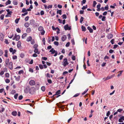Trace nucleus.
<instances>
[{
  "instance_id": "obj_1",
  "label": "nucleus",
  "mask_w": 124,
  "mask_h": 124,
  "mask_svg": "<svg viewBox=\"0 0 124 124\" xmlns=\"http://www.w3.org/2000/svg\"><path fill=\"white\" fill-rule=\"evenodd\" d=\"M38 30L39 31H41L40 32L41 35H44L45 32V31L44 30V28L42 26H40L38 28Z\"/></svg>"
},
{
  "instance_id": "obj_2",
  "label": "nucleus",
  "mask_w": 124,
  "mask_h": 124,
  "mask_svg": "<svg viewBox=\"0 0 124 124\" xmlns=\"http://www.w3.org/2000/svg\"><path fill=\"white\" fill-rule=\"evenodd\" d=\"M36 91V89L34 87H32L30 88L29 90V93L31 94H33Z\"/></svg>"
},
{
  "instance_id": "obj_3",
  "label": "nucleus",
  "mask_w": 124,
  "mask_h": 124,
  "mask_svg": "<svg viewBox=\"0 0 124 124\" xmlns=\"http://www.w3.org/2000/svg\"><path fill=\"white\" fill-rule=\"evenodd\" d=\"M63 63L62 65L64 67H65L69 64V63L68 62L67 59L66 58L63 59Z\"/></svg>"
},
{
  "instance_id": "obj_4",
  "label": "nucleus",
  "mask_w": 124,
  "mask_h": 124,
  "mask_svg": "<svg viewBox=\"0 0 124 124\" xmlns=\"http://www.w3.org/2000/svg\"><path fill=\"white\" fill-rule=\"evenodd\" d=\"M64 28L65 30H70L71 29L70 27H69L68 24H67L65 25L64 26Z\"/></svg>"
},
{
  "instance_id": "obj_5",
  "label": "nucleus",
  "mask_w": 124,
  "mask_h": 124,
  "mask_svg": "<svg viewBox=\"0 0 124 124\" xmlns=\"http://www.w3.org/2000/svg\"><path fill=\"white\" fill-rule=\"evenodd\" d=\"M8 66L10 70H12L13 69L12 67V63L11 62H9Z\"/></svg>"
},
{
  "instance_id": "obj_6",
  "label": "nucleus",
  "mask_w": 124,
  "mask_h": 124,
  "mask_svg": "<svg viewBox=\"0 0 124 124\" xmlns=\"http://www.w3.org/2000/svg\"><path fill=\"white\" fill-rule=\"evenodd\" d=\"M29 84L31 85H34L35 84V82L33 80H31L29 82Z\"/></svg>"
},
{
  "instance_id": "obj_7",
  "label": "nucleus",
  "mask_w": 124,
  "mask_h": 124,
  "mask_svg": "<svg viewBox=\"0 0 124 124\" xmlns=\"http://www.w3.org/2000/svg\"><path fill=\"white\" fill-rule=\"evenodd\" d=\"M67 37L66 35H63L62 37L61 40L62 41H65Z\"/></svg>"
},
{
  "instance_id": "obj_8",
  "label": "nucleus",
  "mask_w": 124,
  "mask_h": 124,
  "mask_svg": "<svg viewBox=\"0 0 124 124\" xmlns=\"http://www.w3.org/2000/svg\"><path fill=\"white\" fill-rule=\"evenodd\" d=\"M4 38L3 34L1 33H0V40L1 41H3Z\"/></svg>"
},
{
  "instance_id": "obj_9",
  "label": "nucleus",
  "mask_w": 124,
  "mask_h": 124,
  "mask_svg": "<svg viewBox=\"0 0 124 124\" xmlns=\"http://www.w3.org/2000/svg\"><path fill=\"white\" fill-rule=\"evenodd\" d=\"M15 37L16 38V41H18L20 38V36L19 35H17L16 34H15Z\"/></svg>"
},
{
  "instance_id": "obj_10",
  "label": "nucleus",
  "mask_w": 124,
  "mask_h": 124,
  "mask_svg": "<svg viewBox=\"0 0 124 124\" xmlns=\"http://www.w3.org/2000/svg\"><path fill=\"white\" fill-rule=\"evenodd\" d=\"M51 52V54H54L55 53V54H54V56H56L57 55V54L58 52H57V51H55V50L52 51Z\"/></svg>"
},
{
  "instance_id": "obj_11",
  "label": "nucleus",
  "mask_w": 124,
  "mask_h": 124,
  "mask_svg": "<svg viewBox=\"0 0 124 124\" xmlns=\"http://www.w3.org/2000/svg\"><path fill=\"white\" fill-rule=\"evenodd\" d=\"M113 35L111 34H109L107 36V38L108 39H110L112 38Z\"/></svg>"
},
{
  "instance_id": "obj_12",
  "label": "nucleus",
  "mask_w": 124,
  "mask_h": 124,
  "mask_svg": "<svg viewBox=\"0 0 124 124\" xmlns=\"http://www.w3.org/2000/svg\"><path fill=\"white\" fill-rule=\"evenodd\" d=\"M124 120V116H122L119 119L118 121L119 122H122Z\"/></svg>"
},
{
  "instance_id": "obj_13",
  "label": "nucleus",
  "mask_w": 124,
  "mask_h": 124,
  "mask_svg": "<svg viewBox=\"0 0 124 124\" xmlns=\"http://www.w3.org/2000/svg\"><path fill=\"white\" fill-rule=\"evenodd\" d=\"M101 7V5L100 4V3H99V4L97 5V10L98 11H99L100 10V7Z\"/></svg>"
},
{
  "instance_id": "obj_14",
  "label": "nucleus",
  "mask_w": 124,
  "mask_h": 124,
  "mask_svg": "<svg viewBox=\"0 0 124 124\" xmlns=\"http://www.w3.org/2000/svg\"><path fill=\"white\" fill-rule=\"evenodd\" d=\"M30 23L31 25H34L35 23V22L34 20L33 19H32L30 21Z\"/></svg>"
},
{
  "instance_id": "obj_15",
  "label": "nucleus",
  "mask_w": 124,
  "mask_h": 124,
  "mask_svg": "<svg viewBox=\"0 0 124 124\" xmlns=\"http://www.w3.org/2000/svg\"><path fill=\"white\" fill-rule=\"evenodd\" d=\"M21 41H19L17 43V46L18 48H19L21 46Z\"/></svg>"
},
{
  "instance_id": "obj_16",
  "label": "nucleus",
  "mask_w": 124,
  "mask_h": 124,
  "mask_svg": "<svg viewBox=\"0 0 124 124\" xmlns=\"http://www.w3.org/2000/svg\"><path fill=\"white\" fill-rule=\"evenodd\" d=\"M24 25L25 27L27 28L30 25V23H29L28 22L24 24Z\"/></svg>"
},
{
  "instance_id": "obj_17",
  "label": "nucleus",
  "mask_w": 124,
  "mask_h": 124,
  "mask_svg": "<svg viewBox=\"0 0 124 124\" xmlns=\"http://www.w3.org/2000/svg\"><path fill=\"white\" fill-rule=\"evenodd\" d=\"M87 29L89 30L90 32L92 33L93 32V29L89 26L88 27Z\"/></svg>"
},
{
  "instance_id": "obj_18",
  "label": "nucleus",
  "mask_w": 124,
  "mask_h": 124,
  "mask_svg": "<svg viewBox=\"0 0 124 124\" xmlns=\"http://www.w3.org/2000/svg\"><path fill=\"white\" fill-rule=\"evenodd\" d=\"M32 39V38L31 36H29L28 37L26 41L28 42L31 41Z\"/></svg>"
},
{
  "instance_id": "obj_19",
  "label": "nucleus",
  "mask_w": 124,
  "mask_h": 124,
  "mask_svg": "<svg viewBox=\"0 0 124 124\" xmlns=\"http://www.w3.org/2000/svg\"><path fill=\"white\" fill-rule=\"evenodd\" d=\"M26 31L27 32L29 33L31 31V29L30 28H28L27 29Z\"/></svg>"
},
{
  "instance_id": "obj_20",
  "label": "nucleus",
  "mask_w": 124,
  "mask_h": 124,
  "mask_svg": "<svg viewBox=\"0 0 124 124\" xmlns=\"http://www.w3.org/2000/svg\"><path fill=\"white\" fill-rule=\"evenodd\" d=\"M34 52L35 53H37L38 54H39L40 53L38 51V49L37 48L35 49L34 50Z\"/></svg>"
},
{
  "instance_id": "obj_21",
  "label": "nucleus",
  "mask_w": 124,
  "mask_h": 124,
  "mask_svg": "<svg viewBox=\"0 0 124 124\" xmlns=\"http://www.w3.org/2000/svg\"><path fill=\"white\" fill-rule=\"evenodd\" d=\"M62 11L61 10H58V9L57 11V14H59L60 15H61L62 14Z\"/></svg>"
},
{
  "instance_id": "obj_22",
  "label": "nucleus",
  "mask_w": 124,
  "mask_h": 124,
  "mask_svg": "<svg viewBox=\"0 0 124 124\" xmlns=\"http://www.w3.org/2000/svg\"><path fill=\"white\" fill-rule=\"evenodd\" d=\"M101 17H102L101 20L103 21H104L106 20V17L105 16H103L102 15H101Z\"/></svg>"
},
{
  "instance_id": "obj_23",
  "label": "nucleus",
  "mask_w": 124,
  "mask_h": 124,
  "mask_svg": "<svg viewBox=\"0 0 124 124\" xmlns=\"http://www.w3.org/2000/svg\"><path fill=\"white\" fill-rule=\"evenodd\" d=\"M11 1L10 0H8L5 3L6 5H8V4H10Z\"/></svg>"
},
{
  "instance_id": "obj_24",
  "label": "nucleus",
  "mask_w": 124,
  "mask_h": 124,
  "mask_svg": "<svg viewBox=\"0 0 124 124\" xmlns=\"http://www.w3.org/2000/svg\"><path fill=\"white\" fill-rule=\"evenodd\" d=\"M13 3L15 5H16L18 4V2L16 0H13Z\"/></svg>"
},
{
  "instance_id": "obj_25",
  "label": "nucleus",
  "mask_w": 124,
  "mask_h": 124,
  "mask_svg": "<svg viewBox=\"0 0 124 124\" xmlns=\"http://www.w3.org/2000/svg\"><path fill=\"white\" fill-rule=\"evenodd\" d=\"M12 114L14 116H16L17 115V113L16 111H13L12 112Z\"/></svg>"
},
{
  "instance_id": "obj_26",
  "label": "nucleus",
  "mask_w": 124,
  "mask_h": 124,
  "mask_svg": "<svg viewBox=\"0 0 124 124\" xmlns=\"http://www.w3.org/2000/svg\"><path fill=\"white\" fill-rule=\"evenodd\" d=\"M27 34L26 33H24L22 36V39L24 38L27 36Z\"/></svg>"
},
{
  "instance_id": "obj_27",
  "label": "nucleus",
  "mask_w": 124,
  "mask_h": 124,
  "mask_svg": "<svg viewBox=\"0 0 124 124\" xmlns=\"http://www.w3.org/2000/svg\"><path fill=\"white\" fill-rule=\"evenodd\" d=\"M82 30L83 31H85L86 30L84 26H82L81 27Z\"/></svg>"
},
{
  "instance_id": "obj_28",
  "label": "nucleus",
  "mask_w": 124,
  "mask_h": 124,
  "mask_svg": "<svg viewBox=\"0 0 124 124\" xmlns=\"http://www.w3.org/2000/svg\"><path fill=\"white\" fill-rule=\"evenodd\" d=\"M9 59H7L5 61V62H6V65H8V63L9 62Z\"/></svg>"
},
{
  "instance_id": "obj_29",
  "label": "nucleus",
  "mask_w": 124,
  "mask_h": 124,
  "mask_svg": "<svg viewBox=\"0 0 124 124\" xmlns=\"http://www.w3.org/2000/svg\"><path fill=\"white\" fill-rule=\"evenodd\" d=\"M61 90H59L57 91L55 93L57 95H58L59 94L61 93Z\"/></svg>"
},
{
  "instance_id": "obj_30",
  "label": "nucleus",
  "mask_w": 124,
  "mask_h": 124,
  "mask_svg": "<svg viewBox=\"0 0 124 124\" xmlns=\"http://www.w3.org/2000/svg\"><path fill=\"white\" fill-rule=\"evenodd\" d=\"M41 89L43 92H44L45 90V87L44 86H42L41 87Z\"/></svg>"
},
{
  "instance_id": "obj_31",
  "label": "nucleus",
  "mask_w": 124,
  "mask_h": 124,
  "mask_svg": "<svg viewBox=\"0 0 124 124\" xmlns=\"http://www.w3.org/2000/svg\"><path fill=\"white\" fill-rule=\"evenodd\" d=\"M84 19V18L82 17L81 16L80 19V23H82V22L83 21Z\"/></svg>"
},
{
  "instance_id": "obj_32",
  "label": "nucleus",
  "mask_w": 124,
  "mask_h": 124,
  "mask_svg": "<svg viewBox=\"0 0 124 124\" xmlns=\"http://www.w3.org/2000/svg\"><path fill=\"white\" fill-rule=\"evenodd\" d=\"M112 76H108L107 77H106V78L105 80H108L109 79H111V78H112Z\"/></svg>"
},
{
  "instance_id": "obj_33",
  "label": "nucleus",
  "mask_w": 124,
  "mask_h": 124,
  "mask_svg": "<svg viewBox=\"0 0 124 124\" xmlns=\"http://www.w3.org/2000/svg\"><path fill=\"white\" fill-rule=\"evenodd\" d=\"M5 77L7 78H8L9 77V75L8 73H7L5 74Z\"/></svg>"
},
{
  "instance_id": "obj_34",
  "label": "nucleus",
  "mask_w": 124,
  "mask_h": 124,
  "mask_svg": "<svg viewBox=\"0 0 124 124\" xmlns=\"http://www.w3.org/2000/svg\"><path fill=\"white\" fill-rule=\"evenodd\" d=\"M96 4L97 3L95 1H93V7H95V6L96 5Z\"/></svg>"
},
{
  "instance_id": "obj_35",
  "label": "nucleus",
  "mask_w": 124,
  "mask_h": 124,
  "mask_svg": "<svg viewBox=\"0 0 124 124\" xmlns=\"http://www.w3.org/2000/svg\"><path fill=\"white\" fill-rule=\"evenodd\" d=\"M5 82L6 83H8L10 82V80L8 78H6L5 80Z\"/></svg>"
},
{
  "instance_id": "obj_36",
  "label": "nucleus",
  "mask_w": 124,
  "mask_h": 124,
  "mask_svg": "<svg viewBox=\"0 0 124 124\" xmlns=\"http://www.w3.org/2000/svg\"><path fill=\"white\" fill-rule=\"evenodd\" d=\"M27 12L26 9L25 8H23L22 9V12L23 13H24L25 12Z\"/></svg>"
},
{
  "instance_id": "obj_37",
  "label": "nucleus",
  "mask_w": 124,
  "mask_h": 124,
  "mask_svg": "<svg viewBox=\"0 0 124 124\" xmlns=\"http://www.w3.org/2000/svg\"><path fill=\"white\" fill-rule=\"evenodd\" d=\"M20 18H17L16 19L15 21V23H16L17 24L18 23V22L19 20H20Z\"/></svg>"
},
{
  "instance_id": "obj_38",
  "label": "nucleus",
  "mask_w": 124,
  "mask_h": 124,
  "mask_svg": "<svg viewBox=\"0 0 124 124\" xmlns=\"http://www.w3.org/2000/svg\"><path fill=\"white\" fill-rule=\"evenodd\" d=\"M123 70H121V71H120L119 72H120V73H119L118 74L117 76L119 77L121 75L122 73L123 72Z\"/></svg>"
},
{
  "instance_id": "obj_39",
  "label": "nucleus",
  "mask_w": 124,
  "mask_h": 124,
  "mask_svg": "<svg viewBox=\"0 0 124 124\" xmlns=\"http://www.w3.org/2000/svg\"><path fill=\"white\" fill-rule=\"evenodd\" d=\"M54 43L55 45L56 46H58L59 45V42L57 41H54Z\"/></svg>"
},
{
  "instance_id": "obj_40",
  "label": "nucleus",
  "mask_w": 124,
  "mask_h": 124,
  "mask_svg": "<svg viewBox=\"0 0 124 124\" xmlns=\"http://www.w3.org/2000/svg\"><path fill=\"white\" fill-rule=\"evenodd\" d=\"M20 76H18L17 77H16V81H19L20 79Z\"/></svg>"
},
{
  "instance_id": "obj_41",
  "label": "nucleus",
  "mask_w": 124,
  "mask_h": 124,
  "mask_svg": "<svg viewBox=\"0 0 124 124\" xmlns=\"http://www.w3.org/2000/svg\"><path fill=\"white\" fill-rule=\"evenodd\" d=\"M3 51L1 50H0V56H1L3 54Z\"/></svg>"
},
{
  "instance_id": "obj_42",
  "label": "nucleus",
  "mask_w": 124,
  "mask_h": 124,
  "mask_svg": "<svg viewBox=\"0 0 124 124\" xmlns=\"http://www.w3.org/2000/svg\"><path fill=\"white\" fill-rule=\"evenodd\" d=\"M38 45L37 44H35L33 46V48L34 49L37 48Z\"/></svg>"
},
{
  "instance_id": "obj_43",
  "label": "nucleus",
  "mask_w": 124,
  "mask_h": 124,
  "mask_svg": "<svg viewBox=\"0 0 124 124\" xmlns=\"http://www.w3.org/2000/svg\"><path fill=\"white\" fill-rule=\"evenodd\" d=\"M23 98V96L22 95H20L18 97V99L19 100H21Z\"/></svg>"
},
{
  "instance_id": "obj_44",
  "label": "nucleus",
  "mask_w": 124,
  "mask_h": 124,
  "mask_svg": "<svg viewBox=\"0 0 124 124\" xmlns=\"http://www.w3.org/2000/svg\"><path fill=\"white\" fill-rule=\"evenodd\" d=\"M115 41V40L114 39H112L110 41V42L112 44H114V42Z\"/></svg>"
},
{
  "instance_id": "obj_45",
  "label": "nucleus",
  "mask_w": 124,
  "mask_h": 124,
  "mask_svg": "<svg viewBox=\"0 0 124 124\" xmlns=\"http://www.w3.org/2000/svg\"><path fill=\"white\" fill-rule=\"evenodd\" d=\"M4 16V15L2 14L0 16V19L1 20H2L3 19Z\"/></svg>"
},
{
  "instance_id": "obj_46",
  "label": "nucleus",
  "mask_w": 124,
  "mask_h": 124,
  "mask_svg": "<svg viewBox=\"0 0 124 124\" xmlns=\"http://www.w3.org/2000/svg\"><path fill=\"white\" fill-rule=\"evenodd\" d=\"M18 95V94L17 93L14 96V98L15 99H17V97Z\"/></svg>"
},
{
  "instance_id": "obj_47",
  "label": "nucleus",
  "mask_w": 124,
  "mask_h": 124,
  "mask_svg": "<svg viewBox=\"0 0 124 124\" xmlns=\"http://www.w3.org/2000/svg\"><path fill=\"white\" fill-rule=\"evenodd\" d=\"M16 92V91L15 90H13L11 92V93L12 94H14Z\"/></svg>"
},
{
  "instance_id": "obj_48",
  "label": "nucleus",
  "mask_w": 124,
  "mask_h": 124,
  "mask_svg": "<svg viewBox=\"0 0 124 124\" xmlns=\"http://www.w3.org/2000/svg\"><path fill=\"white\" fill-rule=\"evenodd\" d=\"M62 17L63 19H66L67 18V16L65 14L63 15L62 16Z\"/></svg>"
},
{
  "instance_id": "obj_49",
  "label": "nucleus",
  "mask_w": 124,
  "mask_h": 124,
  "mask_svg": "<svg viewBox=\"0 0 124 124\" xmlns=\"http://www.w3.org/2000/svg\"><path fill=\"white\" fill-rule=\"evenodd\" d=\"M31 44L32 45L34 44L35 43V41L33 39L31 40Z\"/></svg>"
},
{
  "instance_id": "obj_50",
  "label": "nucleus",
  "mask_w": 124,
  "mask_h": 124,
  "mask_svg": "<svg viewBox=\"0 0 124 124\" xmlns=\"http://www.w3.org/2000/svg\"><path fill=\"white\" fill-rule=\"evenodd\" d=\"M13 36H14V34H12V35H8V37L9 38H10V39H11L12 38V37H13Z\"/></svg>"
},
{
  "instance_id": "obj_51",
  "label": "nucleus",
  "mask_w": 124,
  "mask_h": 124,
  "mask_svg": "<svg viewBox=\"0 0 124 124\" xmlns=\"http://www.w3.org/2000/svg\"><path fill=\"white\" fill-rule=\"evenodd\" d=\"M36 88L37 89H38L39 88V84H38L37 85H36Z\"/></svg>"
},
{
  "instance_id": "obj_52",
  "label": "nucleus",
  "mask_w": 124,
  "mask_h": 124,
  "mask_svg": "<svg viewBox=\"0 0 124 124\" xmlns=\"http://www.w3.org/2000/svg\"><path fill=\"white\" fill-rule=\"evenodd\" d=\"M23 70H21L19 71L18 72L19 74H20L22 73H23Z\"/></svg>"
},
{
  "instance_id": "obj_53",
  "label": "nucleus",
  "mask_w": 124,
  "mask_h": 124,
  "mask_svg": "<svg viewBox=\"0 0 124 124\" xmlns=\"http://www.w3.org/2000/svg\"><path fill=\"white\" fill-rule=\"evenodd\" d=\"M29 16H27L24 19V20H25V21H27L29 19Z\"/></svg>"
},
{
  "instance_id": "obj_54",
  "label": "nucleus",
  "mask_w": 124,
  "mask_h": 124,
  "mask_svg": "<svg viewBox=\"0 0 124 124\" xmlns=\"http://www.w3.org/2000/svg\"><path fill=\"white\" fill-rule=\"evenodd\" d=\"M88 89H87L86 90H85L84 92H83L82 93V94L84 95L88 91Z\"/></svg>"
},
{
  "instance_id": "obj_55",
  "label": "nucleus",
  "mask_w": 124,
  "mask_h": 124,
  "mask_svg": "<svg viewBox=\"0 0 124 124\" xmlns=\"http://www.w3.org/2000/svg\"><path fill=\"white\" fill-rule=\"evenodd\" d=\"M16 31L18 33H20L21 32V30L19 28H18L16 29Z\"/></svg>"
},
{
  "instance_id": "obj_56",
  "label": "nucleus",
  "mask_w": 124,
  "mask_h": 124,
  "mask_svg": "<svg viewBox=\"0 0 124 124\" xmlns=\"http://www.w3.org/2000/svg\"><path fill=\"white\" fill-rule=\"evenodd\" d=\"M108 5H107L106 6H105V10H108Z\"/></svg>"
},
{
  "instance_id": "obj_57",
  "label": "nucleus",
  "mask_w": 124,
  "mask_h": 124,
  "mask_svg": "<svg viewBox=\"0 0 124 124\" xmlns=\"http://www.w3.org/2000/svg\"><path fill=\"white\" fill-rule=\"evenodd\" d=\"M71 42L73 45H74L75 44V43L74 39H71Z\"/></svg>"
},
{
  "instance_id": "obj_58",
  "label": "nucleus",
  "mask_w": 124,
  "mask_h": 124,
  "mask_svg": "<svg viewBox=\"0 0 124 124\" xmlns=\"http://www.w3.org/2000/svg\"><path fill=\"white\" fill-rule=\"evenodd\" d=\"M4 22L6 24H8L9 22V20L8 19H6L5 20Z\"/></svg>"
},
{
  "instance_id": "obj_59",
  "label": "nucleus",
  "mask_w": 124,
  "mask_h": 124,
  "mask_svg": "<svg viewBox=\"0 0 124 124\" xmlns=\"http://www.w3.org/2000/svg\"><path fill=\"white\" fill-rule=\"evenodd\" d=\"M70 45V43L69 42H68L65 45V46L66 47H68Z\"/></svg>"
},
{
  "instance_id": "obj_60",
  "label": "nucleus",
  "mask_w": 124,
  "mask_h": 124,
  "mask_svg": "<svg viewBox=\"0 0 124 124\" xmlns=\"http://www.w3.org/2000/svg\"><path fill=\"white\" fill-rule=\"evenodd\" d=\"M118 46V45H114V47L113 48L114 49H115Z\"/></svg>"
},
{
  "instance_id": "obj_61",
  "label": "nucleus",
  "mask_w": 124,
  "mask_h": 124,
  "mask_svg": "<svg viewBox=\"0 0 124 124\" xmlns=\"http://www.w3.org/2000/svg\"><path fill=\"white\" fill-rule=\"evenodd\" d=\"M123 110V109H118L117 110V111L118 112H122Z\"/></svg>"
},
{
  "instance_id": "obj_62",
  "label": "nucleus",
  "mask_w": 124,
  "mask_h": 124,
  "mask_svg": "<svg viewBox=\"0 0 124 124\" xmlns=\"http://www.w3.org/2000/svg\"><path fill=\"white\" fill-rule=\"evenodd\" d=\"M5 109V108H1V109L0 110V112H3L4 111V110Z\"/></svg>"
},
{
  "instance_id": "obj_63",
  "label": "nucleus",
  "mask_w": 124,
  "mask_h": 124,
  "mask_svg": "<svg viewBox=\"0 0 124 124\" xmlns=\"http://www.w3.org/2000/svg\"><path fill=\"white\" fill-rule=\"evenodd\" d=\"M17 58V56L16 55H14L13 57V59H16Z\"/></svg>"
},
{
  "instance_id": "obj_64",
  "label": "nucleus",
  "mask_w": 124,
  "mask_h": 124,
  "mask_svg": "<svg viewBox=\"0 0 124 124\" xmlns=\"http://www.w3.org/2000/svg\"><path fill=\"white\" fill-rule=\"evenodd\" d=\"M29 70L30 72L32 73L33 72V69L31 68H30Z\"/></svg>"
}]
</instances>
